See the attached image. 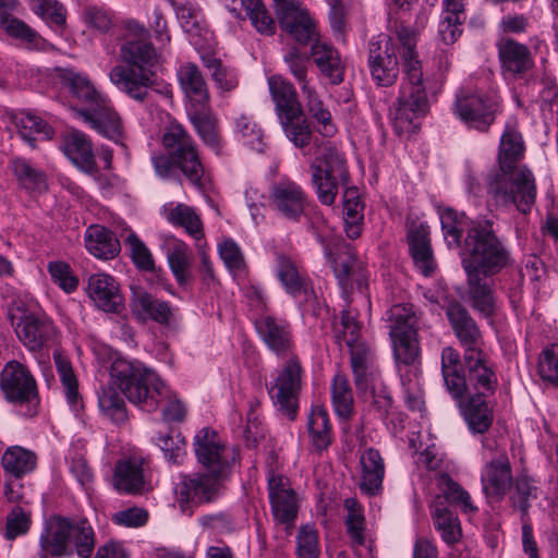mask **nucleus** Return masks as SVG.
<instances>
[{
    "mask_svg": "<svg viewBox=\"0 0 558 558\" xmlns=\"http://www.w3.org/2000/svg\"><path fill=\"white\" fill-rule=\"evenodd\" d=\"M439 217L448 245L460 247L471 307L481 316L493 318L497 311L493 277L512 264L510 251L489 220H471L452 208L442 209Z\"/></svg>",
    "mask_w": 558,
    "mask_h": 558,
    "instance_id": "obj_1",
    "label": "nucleus"
},
{
    "mask_svg": "<svg viewBox=\"0 0 558 558\" xmlns=\"http://www.w3.org/2000/svg\"><path fill=\"white\" fill-rule=\"evenodd\" d=\"M193 449L204 471L181 475L177 496L183 512L218 500L223 495L225 482L236 460L235 450L229 448L210 427H203L195 434Z\"/></svg>",
    "mask_w": 558,
    "mask_h": 558,
    "instance_id": "obj_2",
    "label": "nucleus"
},
{
    "mask_svg": "<svg viewBox=\"0 0 558 558\" xmlns=\"http://www.w3.org/2000/svg\"><path fill=\"white\" fill-rule=\"evenodd\" d=\"M429 10L422 8L415 17V28L401 24L396 27V37L401 46L403 78L396 102L395 119L401 130L414 129V120L426 116L429 101L426 92L422 61L416 49L418 32L427 25Z\"/></svg>",
    "mask_w": 558,
    "mask_h": 558,
    "instance_id": "obj_3",
    "label": "nucleus"
},
{
    "mask_svg": "<svg viewBox=\"0 0 558 558\" xmlns=\"http://www.w3.org/2000/svg\"><path fill=\"white\" fill-rule=\"evenodd\" d=\"M129 35L120 47V58L128 64L116 65L109 73L110 82L135 101L143 102L156 86L157 74L153 68L159 61L157 49L148 40V29L131 22Z\"/></svg>",
    "mask_w": 558,
    "mask_h": 558,
    "instance_id": "obj_4",
    "label": "nucleus"
},
{
    "mask_svg": "<svg viewBox=\"0 0 558 558\" xmlns=\"http://www.w3.org/2000/svg\"><path fill=\"white\" fill-rule=\"evenodd\" d=\"M111 376L122 395L143 411L155 412L167 400L162 410L165 421L181 422L184 418L183 403L171 400V391L165 381L140 361L117 357L111 364Z\"/></svg>",
    "mask_w": 558,
    "mask_h": 558,
    "instance_id": "obj_5",
    "label": "nucleus"
},
{
    "mask_svg": "<svg viewBox=\"0 0 558 558\" xmlns=\"http://www.w3.org/2000/svg\"><path fill=\"white\" fill-rule=\"evenodd\" d=\"M440 360L442 379L452 399L460 400L465 395L494 396L498 380L483 351L463 354L466 374L460 353L452 347L441 350Z\"/></svg>",
    "mask_w": 558,
    "mask_h": 558,
    "instance_id": "obj_6",
    "label": "nucleus"
},
{
    "mask_svg": "<svg viewBox=\"0 0 558 558\" xmlns=\"http://www.w3.org/2000/svg\"><path fill=\"white\" fill-rule=\"evenodd\" d=\"M96 545V534L86 518L53 515L46 523L39 537L40 558H90Z\"/></svg>",
    "mask_w": 558,
    "mask_h": 558,
    "instance_id": "obj_7",
    "label": "nucleus"
},
{
    "mask_svg": "<svg viewBox=\"0 0 558 558\" xmlns=\"http://www.w3.org/2000/svg\"><path fill=\"white\" fill-rule=\"evenodd\" d=\"M311 183L320 204L332 206L339 187L350 183V173L344 154L331 143L317 151L310 165Z\"/></svg>",
    "mask_w": 558,
    "mask_h": 558,
    "instance_id": "obj_8",
    "label": "nucleus"
},
{
    "mask_svg": "<svg viewBox=\"0 0 558 558\" xmlns=\"http://www.w3.org/2000/svg\"><path fill=\"white\" fill-rule=\"evenodd\" d=\"M280 364L266 383L268 395L278 410L290 420L295 417L305 368L298 353L279 357Z\"/></svg>",
    "mask_w": 558,
    "mask_h": 558,
    "instance_id": "obj_9",
    "label": "nucleus"
},
{
    "mask_svg": "<svg viewBox=\"0 0 558 558\" xmlns=\"http://www.w3.org/2000/svg\"><path fill=\"white\" fill-rule=\"evenodd\" d=\"M161 144L189 183L197 190H204L207 183L205 169L196 143L187 130L181 123L170 122L163 131Z\"/></svg>",
    "mask_w": 558,
    "mask_h": 558,
    "instance_id": "obj_10",
    "label": "nucleus"
},
{
    "mask_svg": "<svg viewBox=\"0 0 558 558\" xmlns=\"http://www.w3.org/2000/svg\"><path fill=\"white\" fill-rule=\"evenodd\" d=\"M418 320L420 315L411 303L395 304L386 312L393 354L398 363L413 365L420 359Z\"/></svg>",
    "mask_w": 558,
    "mask_h": 558,
    "instance_id": "obj_11",
    "label": "nucleus"
},
{
    "mask_svg": "<svg viewBox=\"0 0 558 558\" xmlns=\"http://www.w3.org/2000/svg\"><path fill=\"white\" fill-rule=\"evenodd\" d=\"M488 193L499 205L513 204L523 214L531 210L536 197L532 171L525 167L498 171L488 182Z\"/></svg>",
    "mask_w": 558,
    "mask_h": 558,
    "instance_id": "obj_12",
    "label": "nucleus"
},
{
    "mask_svg": "<svg viewBox=\"0 0 558 558\" xmlns=\"http://www.w3.org/2000/svg\"><path fill=\"white\" fill-rule=\"evenodd\" d=\"M398 45V40L386 34L374 37L368 44L369 71L379 86H391L398 80L400 66L397 52L401 51Z\"/></svg>",
    "mask_w": 558,
    "mask_h": 558,
    "instance_id": "obj_13",
    "label": "nucleus"
},
{
    "mask_svg": "<svg viewBox=\"0 0 558 558\" xmlns=\"http://www.w3.org/2000/svg\"><path fill=\"white\" fill-rule=\"evenodd\" d=\"M326 256L348 305L353 283H356L360 290L366 287L367 278L363 264L356 258L353 247L347 242L336 243L330 251L326 248Z\"/></svg>",
    "mask_w": 558,
    "mask_h": 558,
    "instance_id": "obj_14",
    "label": "nucleus"
},
{
    "mask_svg": "<svg viewBox=\"0 0 558 558\" xmlns=\"http://www.w3.org/2000/svg\"><path fill=\"white\" fill-rule=\"evenodd\" d=\"M499 102L497 98L477 92H460L454 102V113L469 128L486 132L495 121Z\"/></svg>",
    "mask_w": 558,
    "mask_h": 558,
    "instance_id": "obj_15",
    "label": "nucleus"
},
{
    "mask_svg": "<svg viewBox=\"0 0 558 558\" xmlns=\"http://www.w3.org/2000/svg\"><path fill=\"white\" fill-rule=\"evenodd\" d=\"M269 206L278 217L291 222H300L308 207V196L296 182L280 179L269 189Z\"/></svg>",
    "mask_w": 558,
    "mask_h": 558,
    "instance_id": "obj_16",
    "label": "nucleus"
},
{
    "mask_svg": "<svg viewBox=\"0 0 558 558\" xmlns=\"http://www.w3.org/2000/svg\"><path fill=\"white\" fill-rule=\"evenodd\" d=\"M254 325L260 341L278 359L296 353L292 327L287 319L264 314Z\"/></svg>",
    "mask_w": 558,
    "mask_h": 558,
    "instance_id": "obj_17",
    "label": "nucleus"
},
{
    "mask_svg": "<svg viewBox=\"0 0 558 558\" xmlns=\"http://www.w3.org/2000/svg\"><path fill=\"white\" fill-rule=\"evenodd\" d=\"M512 482V469L508 454L504 450L493 452L481 473L484 495L490 502L501 501Z\"/></svg>",
    "mask_w": 558,
    "mask_h": 558,
    "instance_id": "obj_18",
    "label": "nucleus"
},
{
    "mask_svg": "<svg viewBox=\"0 0 558 558\" xmlns=\"http://www.w3.org/2000/svg\"><path fill=\"white\" fill-rule=\"evenodd\" d=\"M0 389L9 402L25 403L37 398L36 380L20 362L9 361L0 373Z\"/></svg>",
    "mask_w": 558,
    "mask_h": 558,
    "instance_id": "obj_19",
    "label": "nucleus"
},
{
    "mask_svg": "<svg viewBox=\"0 0 558 558\" xmlns=\"http://www.w3.org/2000/svg\"><path fill=\"white\" fill-rule=\"evenodd\" d=\"M500 70L504 76L524 78L535 62L531 49L511 37H500L496 44Z\"/></svg>",
    "mask_w": 558,
    "mask_h": 558,
    "instance_id": "obj_20",
    "label": "nucleus"
},
{
    "mask_svg": "<svg viewBox=\"0 0 558 558\" xmlns=\"http://www.w3.org/2000/svg\"><path fill=\"white\" fill-rule=\"evenodd\" d=\"M19 340L33 352L43 350L54 343L59 331L53 322L47 316L27 314L21 317L15 327Z\"/></svg>",
    "mask_w": 558,
    "mask_h": 558,
    "instance_id": "obj_21",
    "label": "nucleus"
},
{
    "mask_svg": "<svg viewBox=\"0 0 558 558\" xmlns=\"http://www.w3.org/2000/svg\"><path fill=\"white\" fill-rule=\"evenodd\" d=\"M446 316L450 323L454 336L463 347V354H480L483 337L474 318L465 306L453 301L446 308Z\"/></svg>",
    "mask_w": 558,
    "mask_h": 558,
    "instance_id": "obj_22",
    "label": "nucleus"
},
{
    "mask_svg": "<svg viewBox=\"0 0 558 558\" xmlns=\"http://www.w3.org/2000/svg\"><path fill=\"white\" fill-rule=\"evenodd\" d=\"M75 114L99 134L117 143L121 141L123 123L108 98L92 108L76 109Z\"/></svg>",
    "mask_w": 558,
    "mask_h": 558,
    "instance_id": "obj_23",
    "label": "nucleus"
},
{
    "mask_svg": "<svg viewBox=\"0 0 558 558\" xmlns=\"http://www.w3.org/2000/svg\"><path fill=\"white\" fill-rule=\"evenodd\" d=\"M281 28L290 34L299 44L306 45L316 35L315 24L308 12L294 0L283 1L276 9Z\"/></svg>",
    "mask_w": 558,
    "mask_h": 558,
    "instance_id": "obj_24",
    "label": "nucleus"
},
{
    "mask_svg": "<svg viewBox=\"0 0 558 558\" xmlns=\"http://www.w3.org/2000/svg\"><path fill=\"white\" fill-rule=\"evenodd\" d=\"M268 495L274 518L281 524H290L298 514V498L287 477L271 473L268 477Z\"/></svg>",
    "mask_w": 558,
    "mask_h": 558,
    "instance_id": "obj_25",
    "label": "nucleus"
},
{
    "mask_svg": "<svg viewBox=\"0 0 558 558\" xmlns=\"http://www.w3.org/2000/svg\"><path fill=\"white\" fill-rule=\"evenodd\" d=\"M87 293L95 305L106 313H119L124 307L119 283L110 275H92L88 278Z\"/></svg>",
    "mask_w": 558,
    "mask_h": 558,
    "instance_id": "obj_26",
    "label": "nucleus"
},
{
    "mask_svg": "<svg viewBox=\"0 0 558 558\" xmlns=\"http://www.w3.org/2000/svg\"><path fill=\"white\" fill-rule=\"evenodd\" d=\"M490 398L489 396L465 395L460 400H456L473 433L484 434L492 426L494 411Z\"/></svg>",
    "mask_w": 558,
    "mask_h": 558,
    "instance_id": "obj_27",
    "label": "nucleus"
},
{
    "mask_svg": "<svg viewBox=\"0 0 558 558\" xmlns=\"http://www.w3.org/2000/svg\"><path fill=\"white\" fill-rule=\"evenodd\" d=\"M61 149L69 160L84 172L90 173L96 168V160L90 140L78 130H70L63 135Z\"/></svg>",
    "mask_w": 558,
    "mask_h": 558,
    "instance_id": "obj_28",
    "label": "nucleus"
},
{
    "mask_svg": "<svg viewBox=\"0 0 558 558\" xmlns=\"http://www.w3.org/2000/svg\"><path fill=\"white\" fill-rule=\"evenodd\" d=\"M132 312L142 320L151 319L169 325L173 318V310L166 301L156 299L143 288L132 289Z\"/></svg>",
    "mask_w": 558,
    "mask_h": 558,
    "instance_id": "obj_29",
    "label": "nucleus"
},
{
    "mask_svg": "<svg viewBox=\"0 0 558 558\" xmlns=\"http://www.w3.org/2000/svg\"><path fill=\"white\" fill-rule=\"evenodd\" d=\"M177 76L186 98L185 108L209 104L208 87L196 64L191 62L181 64Z\"/></svg>",
    "mask_w": 558,
    "mask_h": 558,
    "instance_id": "obj_30",
    "label": "nucleus"
},
{
    "mask_svg": "<svg viewBox=\"0 0 558 558\" xmlns=\"http://www.w3.org/2000/svg\"><path fill=\"white\" fill-rule=\"evenodd\" d=\"M360 489L368 496L377 495L383 488L385 462L379 451L374 448L364 450L360 456Z\"/></svg>",
    "mask_w": 558,
    "mask_h": 558,
    "instance_id": "obj_31",
    "label": "nucleus"
},
{
    "mask_svg": "<svg viewBox=\"0 0 558 558\" xmlns=\"http://www.w3.org/2000/svg\"><path fill=\"white\" fill-rule=\"evenodd\" d=\"M276 274L284 291L294 298L311 290L306 272L288 255H277Z\"/></svg>",
    "mask_w": 558,
    "mask_h": 558,
    "instance_id": "obj_32",
    "label": "nucleus"
},
{
    "mask_svg": "<svg viewBox=\"0 0 558 558\" xmlns=\"http://www.w3.org/2000/svg\"><path fill=\"white\" fill-rule=\"evenodd\" d=\"M314 63L331 84H340L344 78V65L337 49L316 40L311 47Z\"/></svg>",
    "mask_w": 558,
    "mask_h": 558,
    "instance_id": "obj_33",
    "label": "nucleus"
},
{
    "mask_svg": "<svg viewBox=\"0 0 558 558\" xmlns=\"http://www.w3.org/2000/svg\"><path fill=\"white\" fill-rule=\"evenodd\" d=\"M524 155V142L518 130L515 120L507 122L499 143L498 162L499 171L517 168Z\"/></svg>",
    "mask_w": 558,
    "mask_h": 558,
    "instance_id": "obj_34",
    "label": "nucleus"
},
{
    "mask_svg": "<svg viewBox=\"0 0 558 558\" xmlns=\"http://www.w3.org/2000/svg\"><path fill=\"white\" fill-rule=\"evenodd\" d=\"M428 234V228L423 223L410 229L408 233L411 256L424 276H430L436 268Z\"/></svg>",
    "mask_w": 558,
    "mask_h": 558,
    "instance_id": "obj_35",
    "label": "nucleus"
},
{
    "mask_svg": "<svg viewBox=\"0 0 558 558\" xmlns=\"http://www.w3.org/2000/svg\"><path fill=\"white\" fill-rule=\"evenodd\" d=\"M185 109L190 122L204 144L218 154L221 145L217 131V119L210 110V105L186 107Z\"/></svg>",
    "mask_w": 558,
    "mask_h": 558,
    "instance_id": "obj_36",
    "label": "nucleus"
},
{
    "mask_svg": "<svg viewBox=\"0 0 558 558\" xmlns=\"http://www.w3.org/2000/svg\"><path fill=\"white\" fill-rule=\"evenodd\" d=\"M84 242L86 250L99 259H112L120 253L119 240L104 226H89L85 231Z\"/></svg>",
    "mask_w": 558,
    "mask_h": 558,
    "instance_id": "obj_37",
    "label": "nucleus"
},
{
    "mask_svg": "<svg viewBox=\"0 0 558 558\" xmlns=\"http://www.w3.org/2000/svg\"><path fill=\"white\" fill-rule=\"evenodd\" d=\"M144 460L141 458H130L121 460L114 468V487L122 493H141L145 485Z\"/></svg>",
    "mask_w": 558,
    "mask_h": 558,
    "instance_id": "obj_38",
    "label": "nucleus"
},
{
    "mask_svg": "<svg viewBox=\"0 0 558 558\" xmlns=\"http://www.w3.org/2000/svg\"><path fill=\"white\" fill-rule=\"evenodd\" d=\"M267 82L278 118L283 114L302 112L301 102L291 82L281 75H271Z\"/></svg>",
    "mask_w": 558,
    "mask_h": 558,
    "instance_id": "obj_39",
    "label": "nucleus"
},
{
    "mask_svg": "<svg viewBox=\"0 0 558 558\" xmlns=\"http://www.w3.org/2000/svg\"><path fill=\"white\" fill-rule=\"evenodd\" d=\"M162 213L170 225L183 228L185 232L196 241L203 239V222L199 215L193 207L183 203H178L175 205L171 203L163 206Z\"/></svg>",
    "mask_w": 558,
    "mask_h": 558,
    "instance_id": "obj_40",
    "label": "nucleus"
},
{
    "mask_svg": "<svg viewBox=\"0 0 558 558\" xmlns=\"http://www.w3.org/2000/svg\"><path fill=\"white\" fill-rule=\"evenodd\" d=\"M432 518L434 527L440 533L441 539L447 545L451 546L460 542L462 537L460 520L446 506L445 501L440 500V497H436L434 501Z\"/></svg>",
    "mask_w": 558,
    "mask_h": 558,
    "instance_id": "obj_41",
    "label": "nucleus"
},
{
    "mask_svg": "<svg viewBox=\"0 0 558 558\" xmlns=\"http://www.w3.org/2000/svg\"><path fill=\"white\" fill-rule=\"evenodd\" d=\"M343 221L344 231L349 239L355 240L361 235L364 221V204L354 186H343Z\"/></svg>",
    "mask_w": 558,
    "mask_h": 558,
    "instance_id": "obj_42",
    "label": "nucleus"
},
{
    "mask_svg": "<svg viewBox=\"0 0 558 558\" xmlns=\"http://www.w3.org/2000/svg\"><path fill=\"white\" fill-rule=\"evenodd\" d=\"M307 432L316 451L326 450L332 441V427L327 410L322 405L312 407L307 416Z\"/></svg>",
    "mask_w": 558,
    "mask_h": 558,
    "instance_id": "obj_43",
    "label": "nucleus"
},
{
    "mask_svg": "<svg viewBox=\"0 0 558 558\" xmlns=\"http://www.w3.org/2000/svg\"><path fill=\"white\" fill-rule=\"evenodd\" d=\"M110 378L112 376L110 375ZM120 387L111 379V383L101 386L98 391V407L101 413L116 424H122L128 420L124 398L117 390Z\"/></svg>",
    "mask_w": 558,
    "mask_h": 558,
    "instance_id": "obj_44",
    "label": "nucleus"
},
{
    "mask_svg": "<svg viewBox=\"0 0 558 558\" xmlns=\"http://www.w3.org/2000/svg\"><path fill=\"white\" fill-rule=\"evenodd\" d=\"M301 90L307 111L317 123V131L325 137H331L337 132V128L332 122L330 111L324 106L315 88L310 84L301 86Z\"/></svg>",
    "mask_w": 558,
    "mask_h": 558,
    "instance_id": "obj_45",
    "label": "nucleus"
},
{
    "mask_svg": "<svg viewBox=\"0 0 558 558\" xmlns=\"http://www.w3.org/2000/svg\"><path fill=\"white\" fill-rule=\"evenodd\" d=\"M350 303L340 312V317L332 322V336L335 341L341 347L348 348L364 342L362 339V325L356 319V315L350 311Z\"/></svg>",
    "mask_w": 558,
    "mask_h": 558,
    "instance_id": "obj_46",
    "label": "nucleus"
},
{
    "mask_svg": "<svg viewBox=\"0 0 558 558\" xmlns=\"http://www.w3.org/2000/svg\"><path fill=\"white\" fill-rule=\"evenodd\" d=\"M349 350L355 385L366 387L375 372L374 352L365 341L350 347Z\"/></svg>",
    "mask_w": 558,
    "mask_h": 558,
    "instance_id": "obj_47",
    "label": "nucleus"
},
{
    "mask_svg": "<svg viewBox=\"0 0 558 558\" xmlns=\"http://www.w3.org/2000/svg\"><path fill=\"white\" fill-rule=\"evenodd\" d=\"M14 121L21 138L33 148L38 137L49 140L53 135L52 128L33 113L21 112L15 116Z\"/></svg>",
    "mask_w": 558,
    "mask_h": 558,
    "instance_id": "obj_48",
    "label": "nucleus"
},
{
    "mask_svg": "<svg viewBox=\"0 0 558 558\" xmlns=\"http://www.w3.org/2000/svg\"><path fill=\"white\" fill-rule=\"evenodd\" d=\"M279 123L286 137L298 148H304L310 145L313 132L303 117L302 112H293L279 117Z\"/></svg>",
    "mask_w": 558,
    "mask_h": 558,
    "instance_id": "obj_49",
    "label": "nucleus"
},
{
    "mask_svg": "<svg viewBox=\"0 0 558 558\" xmlns=\"http://www.w3.org/2000/svg\"><path fill=\"white\" fill-rule=\"evenodd\" d=\"M37 458L34 452L20 447H9L1 459L2 468L7 473L21 477L36 468Z\"/></svg>",
    "mask_w": 558,
    "mask_h": 558,
    "instance_id": "obj_50",
    "label": "nucleus"
},
{
    "mask_svg": "<svg viewBox=\"0 0 558 558\" xmlns=\"http://www.w3.org/2000/svg\"><path fill=\"white\" fill-rule=\"evenodd\" d=\"M61 81L74 97L88 105L87 108L96 106L105 98L95 89L86 76L78 73L65 70L61 74Z\"/></svg>",
    "mask_w": 558,
    "mask_h": 558,
    "instance_id": "obj_51",
    "label": "nucleus"
},
{
    "mask_svg": "<svg viewBox=\"0 0 558 558\" xmlns=\"http://www.w3.org/2000/svg\"><path fill=\"white\" fill-rule=\"evenodd\" d=\"M11 169L19 184L23 189L31 192H41L47 189L45 173L40 169L34 167L25 158H14L11 161Z\"/></svg>",
    "mask_w": 558,
    "mask_h": 558,
    "instance_id": "obj_52",
    "label": "nucleus"
},
{
    "mask_svg": "<svg viewBox=\"0 0 558 558\" xmlns=\"http://www.w3.org/2000/svg\"><path fill=\"white\" fill-rule=\"evenodd\" d=\"M438 487L441 492L440 500L445 499L461 508L464 513H474L477 507L473 505L470 494L453 481L449 474L441 473L438 476Z\"/></svg>",
    "mask_w": 558,
    "mask_h": 558,
    "instance_id": "obj_53",
    "label": "nucleus"
},
{
    "mask_svg": "<svg viewBox=\"0 0 558 558\" xmlns=\"http://www.w3.org/2000/svg\"><path fill=\"white\" fill-rule=\"evenodd\" d=\"M331 402L335 413L348 420L353 413V393L348 378L337 373L331 380Z\"/></svg>",
    "mask_w": 558,
    "mask_h": 558,
    "instance_id": "obj_54",
    "label": "nucleus"
},
{
    "mask_svg": "<svg viewBox=\"0 0 558 558\" xmlns=\"http://www.w3.org/2000/svg\"><path fill=\"white\" fill-rule=\"evenodd\" d=\"M32 11L40 16L56 32H62L66 24V10L58 0H31Z\"/></svg>",
    "mask_w": 558,
    "mask_h": 558,
    "instance_id": "obj_55",
    "label": "nucleus"
},
{
    "mask_svg": "<svg viewBox=\"0 0 558 558\" xmlns=\"http://www.w3.org/2000/svg\"><path fill=\"white\" fill-rule=\"evenodd\" d=\"M344 509L347 510L345 526L347 532L353 545L362 546L366 542L365 536V517L362 507L356 499L347 498L344 500Z\"/></svg>",
    "mask_w": 558,
    "mask_h": 558,
    "instance_id": "obj_56",
    "label": "nucleus"
},
{
    "mask_svg": "<svg viewBox=\"0 0 558 558\" xmlns=\"http://www.w3.org/2000/svg\"><path fill=\"white\" fill-rule=\"evenodd\" d=\"M0 26L9 36L20 39L31 46H36L37 41L40 39L38 34L25 22L12 16L4 9H0Z\"/></svg>",
    "mask_w": 558,
    "mask_h": 558,
    "instance_id": "obj_57",
    "label": "nucleus"
},
{
    "mask_svg": "<svg viewBox=\"0 0 558 558\" xmlns=\"http://www.w3.org/2000/svg\"><path fill=\"white\" fill-rule=\"evenodd\" d=\"M537 498V487L534 480L525 474L519 475L514 481V493L511 500L522 513V519L527 515L531 500Z\"/></svg>",
    "mask_w": 558,
    "mask_h": 558,
    "instance_id": "obj_58",
    "label": "nucleus"
},
{
    "mask_svg": "<svg viewBox=\"0 0 558 558\" xmlns=\"http://www.w3.org/2000/svg\"><path fill=\"white\" fill-rule=\"evenodd\" d=\"M162 251L166 253L170 269L190 267L191 253L189 246L174 236H168L162 244Z\"/></svg>",
    "mask_w": 558,
    "mask_h": 558,
    "instance_id": "obj_59",
    "label": "nucleus"
},
{
    "mask_svg": "<svg viewBox=\"0 0 558 558\" xmlns=\"http://www.w3.org/2000/svg\"><path fill=\"white\" fill-rule=\"evenodd\" d=\"M156 445L163 452L165 458L172 463H181L185 454V441L180 433L169 432L156 438Z\"/></svg>",
    "mask_w": 558,
    "mask_h": 558,
    "instance_id": "obj_60",
    "label": "nucleus"
},
{
    "mask_svg": "<svg viewBox=\"0 0 558 558\" xmlns=\"http://www.w3.org/2000/svg\"><path fill=\"white\" fill-rule=\"evenodd\" d=\"M204 63L219 89L230 92L238 86L239 81L236 73L223 66L219 59L207 58L204 59Z\"/></svg>",
    "mask_w": 558,
    "mask_h": 558,
    "instance_id": "obj_61",
    "label": "nucleus"
},
{
    "mask_svg": "<svg viewBox=\"0 0 558 558\" xmlns=\"http://www.w3.org/2000/svg\"><path fill=\"white\" fill-rule=\"evenodd\" d=\"M126 244L130 246L131 259L137 269L155 271L156 265L150 250L135 233L126 238Z\"/></svg>",
    "mask_w": 558,
    "mask_h": 558,
    "instance_id": "obj_62",
    "label": "nucleus"
},
{
    "mask_svg": "<svg viewBox=\"0 0 558 558\" xmlns=\"http://www.w3.org/2000/svg\"><path fill=\"white\" fill-rule=\"evenodd\" d=\"M218 253L231 272L240 274L245 270L246 263L242 250L232 239H226L219 243Z\"/></svg>",
    "mask_w": 558,
    "mask_h": 558,
    "instance_id": "obj_63",
    "label": "nucleus"
},
{
    "mask_svg": "<svg viewBox=\"0 0 558 558\" xmlns=\"http://www.w3.org/2000/svg\"><path fill=\"white\" fill-rule=\"evenodd\" d=\"M538 374L549 383H558V344L545 348L538 360Z\"/></svg>",
    "mask_w": 558,
    "mask_h": 558,
    "instance_id": "obj_64",
    "label": "nucleus"
}]
</instances>
